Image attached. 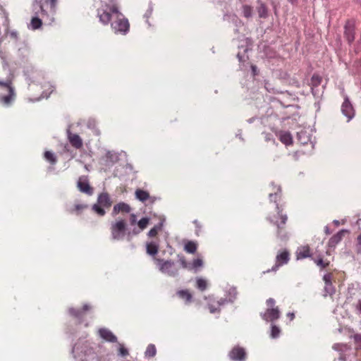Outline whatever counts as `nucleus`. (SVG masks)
Returning a JSON list of instances; mask_svg holds the SVG:
<instances>
[{
  "mask_svg": "<svg viewBox=\"0 0 361 361\" xmlns=\"http://www.w3.org/2000/svg\"><path fill=\"white\" fill-rule=\"evenodd\" d=\"M97 16L99 21L104 25H107L111 20V28L116 33L126 34L130 27L127 18L118 11L115 4H104L97 10Z\"/></svg>",
  "mask_w": 361,
  "mask_h": 361,
  "instance_id": "f257e3e1",
  "label": "nucleus"
},
{
  "mask_svg": "<svg viewBox=\"0 0 361 361\" xmlns=\"http://www.w3.org/2000/svg\"><path fill=\"white\" fill-rule=\"evenodd\" d=\"M267 220L276 226V235L281 240H286L288 238L286 225L288 217L283 208V204H277L275 206V212H269Z\"/></svg>",
  "mask_w": 361,
  "mask_h": 361,
  "instance_id": "f03ea898",
  "label": "nucleus"
},
{
  "mask_svg": "<svg viewBox=\"0 0 361 361\" xmlns=\"http://www.w3.org/2000/svg\"><path fill=\"white\" fill-rule=\"evenodd\" d=\"M0 88L6 92L5 95L0 94V104L4 106H9L15 100L16 92L12 87V79L8 78L6 81L0 80Z\"/></svg>",
  "mask_w": 361,
  "mask_h": 361,
  "instance_id": "7ed1b4c3",
  "label": "nucleus"
},
{
  "mask_svg": "<svg viewBox=\"0 0 361 361\" xmlns=\"http://www.w3.org/2000/svg\"><path fill=\"white\" fill-rule=\"evenodd\" d=\"M154 261L161 273L173 277L178 275L179 269L173 261L157 257H154Z\"/></svg>",
  "mask_w": 361,
  "mask_h": 361,
  "instance_id": "20e7f679",
  "label": "nucleus"
},
{
  "mask_svg": "<svg viewBox=\"0 0 361 361\" xmlns=\"http://www.w3.org/2000/svg\"><path fill=\"white\" fill-rule=\"evenodd\" d=\"M267 309L261 314L262 318L266 322H273L277 320L281 315V312L278 306H276V300L274 298H269L266 301Z\"/></svg>",
  "mask_w": 361,
  "mask_h": 361,
  "instance_id": "39448f33",
  "label": "nucleus"
},
{
  "mask_svg": "<svg viewBox=\"0 0 361 361\" xmlns=\"http://www.w3.org/2000/svg\"><path fill=\"white\" fill-rule=\"evenodd\" d=\"M112 204V201L109 195L107 192H102L99 195L97 202L92 206V210L99 216H103L105 215V208L109 209Z\"/></svg>",
  "mask_w": 361,
  "mask_h": 361,
  "instance_id": "423d86ee",
  "label": "nucleus"
},
{
  "mask_svg": "<svg viewBox=\"0 0 361 361\" xmlns=\"http://www.w3.org/2000/svg\"><path fill=\"white\" fill-rule=\"evenodd\" d=\"M111 233L112 239L121 240L123 238L126 231V223L125 220L120 219L111 224Z\"/></svg>",
  "mask_w": 361,
  "mask_h": 361,
  "instance_id": "0eeeda50",
  "label": "nucleus"
},
{
  "mask_svg": "<svg viewBox=\"0 0 361 361\" xmlns=\"http://www.w3.org/2000/svg\"><path fill=\"white\" fill-rule=\"evenodd\" d=\"M290 259V253L287 249L279 250L276 256V262L272 267V271H276L280 267L288 263Z\"/></svg>",
  "mask_w": 361,
  "mask_h": 361,
  "instance_id": "6e6552de",
  "label": "nucleus"
},
{
  "mask_svg": "<svg viewBox=\"0 0 361 361\" xmlns=\"http://www.w3.org/2000/svg\"><path fill=\"white\" fill-rule=\"evenodd\" d=\"M92 310L91 305L85 304L82 308L76 309L71 307L68 310L69 314L74 318L77 319L80 322L82 321L85 317L87 312Z\"/></svg>",
  "mask_w": 361,
  "mask_h": 361,
  "instance_id": "1a4fd4ad",
  "label": "nucleus"
},
{
  "mask_svg": "<svg viewBox=\"0 0 361 361\" xmlns=\"http://www.w3.org/2000/svg\"><path fill=\"white\" fill-rule=\"evenodd\" d=\"M355 23L353 20L346 21L344 26V37L348 43H352L355 39Z\"/></svg>",
  "mask_w": 361,
  "mask_h": 361,
  "instance_id": "9d476101",
  "label": "nucleus"
},
{
  "mask_svg": "<svg viewBox=\"0 0 361 361\" xmlns=\"http://www.w3.org/2000/svg\"><path fill=\"white\" fill-rule=\"evenodd\" d=\"M228 356L233 361H245L247 354L243 348L237 345L231 349L228 353Z\"/></svg>",
  "mask_w": 361,
  "mask_h": 361,
  "instance_id": "9b49d317",
  "label": "nucleus"
},
{
  "mask_svg": "<svg viewBox=\"0 0 361 361\" xmlns=\"http://www.w3.org/2000/svg\"><path fill=\"white\" fill-rule=\"evenodd\" d=\"M341 111L344 116L348 118V121L352 119L355 116V110L350 102L348 97H345L341 106Z\"/></svg>",
  "mask_w": 361,
  "mask_h": 361,
  "instance_id": "f8f14e48",
  "label": "nucleus"
},
{
  "mask_svg": "<svg viewBox=\"0 0 361 361\" xmlns=\"http://www.w3.org/2000/svg\"><path fill=\"white\" fill-rule=\"evenodd\" d=\"M68 140L73 147L76 149H81L83 147L82 139L76 133L68 131Z\"/></svg>",
  "mask_w": 361,
  "mask_h": 361,
  "instance_id": "ddd939ff",
  "label": "nucleus"
},
{
  "mask_svg": "<svg viewBox=\"0 0 361 361\" xmlns=\"http://www.w3.org/2000/svg\"><path fill=\"white\" fill-rule=\"evenodd\" d=\"M78 188L84 193L89 195L93 194V188L90 185L88 180L85 177H80L78 181Z\"/></svg>",
  "mask_w": 361,
  "mask_h": 361,
  "instance_id": "4468645a",
  "label": "nucleus"
},
{
  "mask_svg": "<svg viewBox=\"0 0 361 361\" xmlns=\"http://www.w3.org/2000/svg\"><path fill=\"white\" fill-rule=\"evenodd\" d=\"M135 194L136 198L142 202L149 201L150 203H154L156 201L154 197H151L148 192L142 189H137Z\"/></svg>",
  "mask_w": 361,
  "mask_h": 361,
  "instance_id": "2eb2a0df",
  "label": "nucleus"
},
{
  "mask_svg": "<svg viewBox=\"0 0 361 361\" xmlns=\"http://www.w3.org/2000/svg\"><path fill=\"white\" fill-rule=\"evenodd\" d=\"M99 335L101 338H102L106 341L110 343H116L117 342L116 336L108 329L102 328L98 331Z\"/></svg>",
  "mask_w": 361,
  "mask_h": 361,
  "instance_id": "dca6fc26",
  "label": "nucleus"
},
{
  "mask_svg": "<svg viewBox=\"0 0 361 361\" xmlns=\"http://www.w3.org/2000/svg\"><path fill=\"white\" fill-rule=\"evenodd\" d=\"M282 191L280 186H274L273 188V192H270L269 195V201L271 202H274L275 206L277 204H281L280 202L281 200Z\"/></svg>",
  "mask_w": 361,
  "mask_h": 361,
  "instance_id": "f3484780",
  "label": "nucleus"
},
{
  "mask_svg": "<svg viewBox=\"0 0 361 361\" xmlns=\"http://www.w3.org/2000/svg\"><path fill=\"white\" fill-rule=\"evenodd\" d=\"M312 259L321 269H325L330 264V261L325 258L324 255L315 253L312 257Z\"/></svg>",
  "mask_w": 361,
  "mask_h": 361,
  "instance_id": "a211bd4d",
  "label": "nucleus"
},
{
  "mask_svg": "<svg viewBox=\"0 0 361 361\" xmlns=\"http://www.w3.org/2000/svg\"><path fill=\"white\" fill-rule=\"evenodd\" d=\"M296 259L298 260L311 257L313 256L310 254V248L309 245H303L298 247L295 252Z\"/></svg>",
  "mask_w": 361,
  "mask_h": 361,
  "instance_id": "6ab92c4d",
  "label": "nucleus"
},
{
  "mask_svg": "<svg viewBox=\"0 0 361 361\" xmlns=\"http://www.w3.org/2000/svg\"><path fill=\"white\" fill-rule=\"evenodd\" d=\"M346 233V230H341L335 235H334L329 240V246L330 247H335L336 245L342 240L343 238L344 237V235Z\"/></svg>",
  "mask_w": 361,
  "mask_h": 361,
  "instance_id": "aec40b11",
  "label": "nucleus"
},
{
  "mask_svg": "<svg viewBox=\"0 0 361 361\" xmlns=\"http://www.w3.org/2000/svg\"><path fill=\"white\" fill-rule=\"evenodd\" d=\"M130 207L125 202H119L114 205L113 209V215H116L120 212L129 213L130 212Z\"/></svg>",
  "mask_w": 361,
  "mask_h": 361,
  "instance_id": "412c9836",
  "label": "nucleus"
},
{
  "mask_svg": "<svg viewBox=\"0 0 361 361\" xmlns=\"http://www.w3.org/2000/svg\"><path fill=\"white\" fill-rule=\"evenodd\" d=\"M280 141L286 145L293 144V137L291 134L287 131H281L279 134Z\"/></svg>",
  "mask_w": 361,
  "mask_h": 361,
  "instance_id": "4be33fe9",
  "label": "nucleus"
},
{
  "mask_svg": "<svg viewBox=\"0 0 361 361\" xmlns=\"http://www.w3.org/2000/svg\"><path fill=\"white\" fill-rule=\"evenodd\" d=\"M88 208L87 204H75L72 207L68 209L69 213L75 214L77 215H80L82 213V212Z\"/></svg>",
  "mask_w": 361,
  "mask_h": 361,
  "instance_id": "5701e85b",
  "label": "nucleus"
},
{
  "mask_svg": "<svg viewBox=\"0 0 361 361\" xmlns=\"http://www.w3.org/2000/svg\"><path fill=\"white\" fill-rule=\"evenodd\" d=\"M147 253L149 255L154 256L159 251V244L157 242L152 241L147 243L146 245Z\"/></svg>",
  "mask_w": 361,
  "mask_h": 361,
  "instance_id": "b1692460",
  "label": "nucleus"
},
{
  "mask_svg": "<svg viewBox=\"0 0 361 361\" xmlns=\"http://www.w3.org/2000/svg\"><path fill=\"white\" fill-rule=\"evenodd\" d=\"M177 295L184 300L186 303H189L192 301V295L188 290H180L177 292Z\"/></svg>",
  "mask_w": 361,
  "mask_h": 361,
  "instance_id": "393cba45",
  "label": "nucleus"
},
{
  "mask_svg": "<svg viewBox=\"0 0 361 361\" xmlns=\"http://www.w3.org/2000/svg\"><path fill=\"white\" fill-rule=\"evenodd\" d=\"M223 304V302L219 300L217 301H211L208 303V309L210 313L214 314L216 312H220V306Z\"/></svg>",
  "mask_w": 361,
  "mask_h": 361,
  "instance_id": "a878e982",
  "label": "nucleus"
},
{
  "mask_svg": "<svg viewBox=\"0 0 361 361\" xmlns=\"http://www.w3.org/2000/svg\"><path fill=\"white\" fill-rule=\"evenodd\" d=\"M197 248V244L194 241H188L184 245V250L190 254H194Z\"/></svg>",
  "mask_w": 361,
  "mask_h": 361,
  "instance_id": "bb28decb",
  "label": "nucleus"
},
{
  "mask_svg": "<svg viewBox=\"0 0 361 361\" xmlns=\"http://www.w3.org/2000/svg\"><path fill=\"white\" fill-rule=\"evenodd\" d=\"M149 223V218L144 217V218L141 219L137 222V226H138L140 230L139 231H136L135 229H134L133 230L134 233L137 234L140 231H143L144 229H145L147 227Z\"/></svg>",
  "mask_w": 361,
  "mask_h": 361,
  "instance_id": "cd10ccee",
  "label": "nucleus"
},
{
  "mask_svg": "<svg viewBox=\"0 0 361 361\" xmlns=\"http://www.w3.org/2000/svg\"><path fill=\"white\" fill-rule=\"evenodd\" d=\"M322 78L318 74H314L311 78V88L313 91L314 88L317 87L322 83Z\"/></svg>",
  "mask_w": 361,
  "mask_h": 361,
  "instance_id": "c85d7f7f",
  "label": "nucleus"
},
{
  "mask_svg": "<svg viewBox=\"0 0 361 361\" xmlns=\"http://www.w3.org/2000/svg\"><path fill=\"white\" fill-rule=\"evenodd\" d=\"M85 355L86 357L85 358V361H88V360L93 358L94 357V351L92 348L89 347L87 345L85 346Z\"/></svg>",
  "mask_w": 361,
  "mask_h": 361,
  "instance_id": "c756f323",
  "label": "nucleus"
},
{
  "mask_svg": "<svg viewBox=\"0 0 361 361\" xmlns=\"http://www.w3.org/2000/svg\"><path fill=\"white\" fill-rule=\"evenodd\" d=\"M44 157L47 161L50 162L51 164H55L57 161L56 157L52 152L49 151H46L44 152Z\"/></svg>",
  "mask_w": 361,
  "mask_h": 361,
  "instance_id": "7c9ffc66",
  "label": "nucleus"
},
{
  "mask_svg": "<svg viewBox=\"0 0 361 361\" xmlns=\"http://www.w3.org/2000/svg\"><path fill=\"white\" fill-rule=\"evenodd\" d=\"M196 286L201 291H204L207 287V282L203 279L197 278L196 280Z\"/></svg>",
  "mask_w": 361,
  "mask_h": 361,
  "instance_id": "2f4dec72",
  "label": "nucleus"
},
{
  "mask_svg": "<svg viewBox=\"0 0 361 361\" xmlns=\"http://www.w3.org/2000/svg\"><path fill=\"white\" fill-rule=\"evenodd\" d=\"M157 353L156 347L153 344H150L147 346L145 351V356L147 357H153Z\"/></svg>",
  "mask_w": 361,
  "mask_h": 361,
  "instance_id": "473e14b6",
  "label": "nucleus"
},
{
  "mask_svg": "<svg viewBox=\"0 0 361 361\" xmlns=\"http://www.w3.org/2000/svg\"><path fill=\"white\" fill-rule=\"evenodd\" d=\"M30 24H31L32 28L33 30H37V29H39L42 26V21L38 17H33L31 19Z\"/></svg>",
  "mask_w": 361,
  "mask_h": 361,
  "instance_id": "72a5a7b5",
  "label": "nucleus"
},
{
  "mask_svg": "<svg viewBox=\"0 0 361 361\" xmlns=\"http://www.w3.org/2000/svg\"><path fill=\"white\" fill-rule=\"evenodd\" d=\"M161 224L154 226L152 228L149 230L148 233V236L150 238L156 237L159 231L161 230Z\"/></svg>",
  "mask_w": 361,
  "mask_h": 361,
  "instance_id": "f704fd0d",
  "label": "nucleus"
},
{
  "mask_svg": "<svg viewBox=\"0 0 361 361\" xmlns=\"http://www.w3.org/2000/svg\"><path fill=\"white\" fill-rule=\"evenodd\" d=\"M203 266L202 259L197 258L192 261V263L190 265V270H197L199 268Z\"/></svg>",
  "mask_w": 361,
  "mask_h": 361,
  "instance_id": "c9c22d12",
  "label": "nucleus"
},
{
  "mask_svg": "<svg viewBox=\"0 0 361 361\" xmlns=\"http://www.w3.org/2000/svg\"><path fill=\"white\" fill-rule=\"evenodd\" d=\"M243 13L245 18H250L252 14V7L248 5H244L243 6Z\"/></svg>",
  "mask_w": 361,
  "mask_h": 361,
  "instance_id": "e433bc0d",
  "label": "nucleus"
},
{
  "mask_svg": "<svg viewBox=\"0 0 361 361\" xmlns=\"http://www.w3.org/2000/svg\"><path fill=\"white\" fill-rule=\"evenodd\" d=\"M325 295H332L335 293V288L332 283H326L324 286Z\"/></svg>",
  "mask_w": 361,
  "mask_h": 361,
  "instance_id": "4c0bfd02",
  "label": "nucleus"
},
{
  "mask_svg": "<svg viewBox=\"0 0 361 361\" xmlns=\"http://www.w3.org/2000/svg\"><path fill=\"white\" fill-rule=\"evenodd\" d=\"M281 330L276 325H272L271 330V337L273 338H277L280 334Z\"/></svg>",
  "mask_w": 361,
  "mask_h": 361,
  "instance_id": "58836bf2",
  "label": "nucleus"
},
{
  "mask_svg": "<svg viewBox=\"0 0 361 361\" xmlns=\"http://www.w3.org/2000/svg\"><path fill=\"white\" fill-rule=\"evenodd\" d=\"M258 13L260 18H266L267 10L264 4H262L258 8Z\"/></svg>",
  "mask_w": 361,
  "mask_h": 361,
  "instance_id": "ea45409f",
  "label": "nucleus"
},
{
  "mask_svg": "<svg viewBox=\"0 0 361 361\" xmlns=\"http://www.w3.org/2000/svg\"><path fill=\"white\" fill-rule=\"evenodd\" d=\"M45 3L49 4L51 12L53 13H55L57 0H45Z\"/></svg>",
  "mask_w": 361,
  "mask_h": 361,
  "instance_id": "a19ab883",
  "label": "nucleus"
},
{
  "mask_svg": "<svg viewBox=\"0 0 361 361\" xmlns=\"http://www.w3.org/2000/svg\"><path fill=\"white\" fill-rule=\"evenodd\" d=\"M353 339H354L355 343L357 345V348L361 350V334H355L353 336Z\"/></svg>",
  "mask_w": 361,
  "mask_h": 361,
  "instance_id": "79ce46f5",
  "label": "nucleus"
},
{
  "mask_svg": "<svg viewBox=\"0 0 361 361\" xmlns=\"http://www.w3.org/2000/svg\"><path fill=\"white\" fill-rule=\"evenodd\" d=\"M179 262L183 269L190 270V265L187 262L185 257L182 256L179 258Z\"/></svg>",
  "mask_w": 361,
  "mask_h": 361,
  "instance_id": "37998d69",
  "label": "nucleus"
},
{
  "mask_svg": "<svg viewBox=\"0 0 361 361\" xmlns=\"http://www.w3.org/2000/svg\"><path fill=\"white\" fill-rule=\"evenodd\" d=\"M323 280H324L325 284L332 283V281H331V280H332V274L331 273H328V274H325L323 276Z\"/></svg>",
  "mask_w": 361,
  "mask_h": 361,
  "instance_id": "c03bdc74",
  "label": "nucleus"
},
{
  "mask_svg": "<svg viewBox=\"0 0 361 361\" xmlns=\"http://www.w3.org/2000/svg\"><path fill=\"white\" fill-rule=\"evenodd\" d=\"M119 354L123 356H127L128 355V351L126 348H125L122 345L120 344L119 347Z\"/></svg>",
  "mask_w": 361,
  "mask_h": 361,
  "instance_id": "a18cd8bd",
  "label": "nucleus"
},
{
  "mask_svg": "<svg viewBox=\"0 0 361 361\" xmlns=\"http://www.w3.org/2000/svg\"><path fill=\"white\" fill-rule=\"evenodd\" d=\"M137 221V217L135 214H131L130 216V223L131 225H134Z\"/></svg>",
  "mask_w": 361,
  "mask_h": 361,
  "instance_id": "49530a36",
  "label": "nucleus"
},
{
  "mask_svg": "<svg viewBox=\"0 0 361 361\" xmlns=\"http://www.w3.org/2000/svg\"><path fill=\"white\" fill-rule=\"evenodd\" d=\"M41 16L42 18L48 16L47 12L44 9L42 5H40Z\"/></svg>",
  "mask_w": 361,
  "mask_h": 361,
  "instance_id": "de8ad7c7",
  "label": "nucleus"
},
{
  "mask_svg": "<svg viewBox=\"0 0 361 361\" xmlns=\"http://www.w3.org/2000/svg\"><path fill=\"white\" fill-rule=\"evenodd\" d=\"M286 316L290 321H293L295 318V314L293 312H288Z\"/></svg>",
  "mask_w": 361,
  "mask_h": 361,
  "instance_id": "09e8293b",
  "label": "nucleus"
},
{
  "mask_svg": "<svg viewBox=\"0 0 361 361\" xmlns=\"http://www.w3.org/2000/svg\"><path fill=\"white\" fill-rule=\"evenodd\" d=\"M356 310L361 313V300H358L356 305Z\"/></svg>",
  "mask_w": 361,
  "mask_h": 361,
  "instance_id": "8fccbe9b",
  "label": "nucleus"
},
{
  "mask_svg": "<svg viewBox=\"0 0 361 361\" xmlns=\"http://www.w3.org/2000/svg\"><path fill=\"white\" fill-rule=\"evenodd\" d=\"M252 72H253V74L254 75H256V71H257V67L255 66H252Z\"/></svg>",
  "mask_w": 361,
  "mask_h": 361,
  "instance_id": "3c124183",
  "label": "nucleus"
},
{
  "mask_svg": "<svg viewBox=\"0 0 361 361\" xmlns=\"http://www.w3.org/2000/svg\"><path fill=\"white\" fill-rule=\"evenodd\" d=\"M357 242L359 245H361V233L357 236Z\"/></svg>",
  "mask_w": 361,
  "mask_h": 361,
  "instance_id": "603ef678",
  "label": "nucleus"
},
{
  "mask_svg": "<svg viewBox=\"0 0 361 361\" xmlns=\"http://www.w3.org/2000/svg\"><path fill=\"white\" fill-rule=\"evenodd\" d=\"M326 254L327 255H330V252H329V250H327V251L326 252Z\"/></svg>",
  "mask_w": 361,
  "mask_h": 361,
  "instance_id": "864d4df0",
  "label": "nucleus"
}]
</instances>
